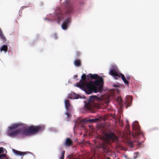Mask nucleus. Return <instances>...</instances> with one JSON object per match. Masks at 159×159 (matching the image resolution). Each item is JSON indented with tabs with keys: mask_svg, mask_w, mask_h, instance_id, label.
Listing matches in <instances>:
<instances>
[{
	"mask_svg": "<svg viewBox=\"0 0 159 159\" xmlns=\"http://www.w3.org/2000/svg\"><path fill=\"white\" fill-rule=\"evenodd\" d=\"M20 125V124H14L11 127H9V129L7 132V135L13 137L18 135H24L27 136L37 133L39 132H42L45 129L44 126L43 125H32L28 127L27 128L23 127L14 130Z\"/></svg>",
	"mask_w": 159,
	"mask_h": 159,
	"instance_id": "nucleus-1",
	"label": "nucleus"
},
{
	"mask_svg": "<svg viewBox=\"0 0 159 159\" xmlns=\"http://www.w3.org/2000/svg\"><path fill=\"white\" fill-rule=\"evenodd\" d=\"M89 77L92 79H94V81H90L87 83V88L88 92L90 93H100L102 92L103 84V78L97 74H89Z\"/></svg>",
	"mask_w": 159,
	"mask_h": 159,
	"instance_id": "nucleus-2",
	"label": "nucleus"
},
{
	"mask_svg": "<svg viewBox=\"0 0 159 159\" xmlns=\"http://www.w3.org/2000/svg\"><path fill=\"white\" fill-rule=\"evenodd\" d=\"M104 143L100 145V148L105 153L108 155H111V150L109 148L107 144H110L112 142H117L118 138L112 132L105 134L104 138Z\"/></svg>",
	"mask_w": 159,
	"mask_h": 159,
	"instance_id": "nucleus-3",
	"label": "nucleus"
},
{
	"mask_svg": "<svg viewBox=\"0 0 159 159\" xmlns=\"http://www.w3.org/2000/svg\"><path fill=\"white\" fill-rule=\"evenodd\" d=\"M132 127L134 130L133 133L136 135H141L143 136V133L140 130V126L137 122L135 121L133 123Z\"/></svg>",
	"mask_w": 159,
	"mask_h": 159,
	"instance_id": "nucleus-4",
	"label": "nucleus"
},
{
	"mask_svg": "<svg viewBox=\"0 0 159 159\" xmlns=\"http://www.w3.org/2000/svg\"><path fill=\"white\" fill-rule=\"evenodd\" d=\"M76 86L81 89H83L87 94H90L92 93L88 92V89L86 87L87 84H86L84 81L82 80H80V81L79 83L77 84H76Z\"/></svg>",
	"mask_w": 159,
	"mask_h": 159,
	"instance_id": "nucleus-5",
	"label": "nucleus"
},
{
	"mask_svg": "<svg viewBox=\"0 0 159 159\" xmlns=\"http://www.w3.org/2000/svg\"><path fill=\"white\" fill-rule=\"evenodd\" d=\"M109 72L110 75L115 76V79L116 80L117 79V77H116V76H117L119 77H120V74H121V73H117L114 69H111L110 70Z\"/></svg>",
	"mask_w": 159,
	"mask_h": 159,
	"instance_id": "nucleus-6",
	"label": "nucleus"
},
{
	"mask_svg": "<svg viewBox=\"0 0 159 159\" xmlns=\"http://www.w3.org/2000/svg\"><path fill=\"white\" fill-rule=\"evenodd\" d=\"M70 22V19L68 18L63 23L61 27L63 30H66L67 29L68 25Z\"/></svg>",
	"mask_w": 159,
	"mask_h": 159,
	"instance_id": "nucleus-7",
	"label": "nucleus"
},
{
	"mask_svg": "<svg viewBox=\"0 0 159 159\" xmlns=\"http://www.w3.org/2000/svg\"><path fill=\"white\" fill-rule=\"evenodd\" d=\"M99 120V119L98 118H96L94 119H89L88 120H86L85 119H83L81 120V122L83 123H85L86 122L93 123L96 122L97 120Z\"/></svg>",
	"mask_w": 159,
	"mask_h": 159,
	"instance_id": "nucleus-8",
	"label": "nucleus"
},
{
	"mask_svg": "<svg viewBox=\"0 0 159 159\" xmlns=\"http://www.w3.org/2000/svg\"><path fill=\"white\" fill-rule=\"evenodd\" d=\"M65 106L66 110L67 111L71 110V104L69 102V101L68 100H66L65 101Z\"/></svg>",
	"mask_w": 159,
	"mask_h": 159,
	"instance_id": "nucleus-9",
	"label": "nucleus"
},
{
	"mask_svg": "<svg viewBox=\"0 0 159 159\" xmlns=\"http://www.w3.org/2000/svg\"><path fill=\"white\" fill-rule=\"evenodd\" d=\"M73 144V142L71 139L67 138L66 139L65 143V145L66 147H69Z\"/></svg>",
	"mask_w": 159,
	"mask_h": 159,
	"instance_id": "nucleus-10",
	"label": "nucleus"
},
{
	"mask_svg": "<svg viewBox=\"0 0 159 159\" xmlns=\"http://www.w3.org/2000/svg\"><path fill=\"white\" fill-rule=\"evenodd\" d=\"M13 152L16 155L23 156L25 154V152L17 151L15 149L12 150Z\"/></svg>",
	"mask_w": 159,
	"mask_h": 159,
	"instance_id": "nucleus-11",
	"label": "nucleus"
},
{
	"mask_svg": "<svg viewBox=\"0 0 159 159\" xmlns=\"http://www.w3.org/2000/svg\"><path fill=\"white\" fill-rule=\"evenodd\" d=\"M73 9V8L72 6L70 5H69L67 8V10L65 14L68 15L71 13Z\"/></svg>",
	"mask_w": 159,
	"mask_h": 159,
	"instance_id": "nucleus-12",
	"label": "nucleus"
},
{
	"mask_svg": "<svg viewBox=\"0 0 159 159\" xmlns=\"http://www.w3.org/2000/svg\"><path fill=\"white\" fill-rule=\"evenodd\" d=\"M120 77H121L124 83L126 84H129V82H128V80H127L126 79L124 75L122 73L120 74Z\"/></svg>",
	"mask_w": 159,
	"mask_h": 159,
	"instance_id": "nucleus-13",
	"label": "nucleus"
},
{
	"mask_svg": "<svg viewBox=\"0 0 159 159\" xmlns=\"http://www.w3.org/2000/svg\"><path fill=\"white\" fill-rule=\"evenodd\" d=\"M74 63L76 66H80L81 65L80 60L79 59L75 60L74 61Z\"/></svg>",
	"mask_w": 159,
	"mask_h": 159,
	"instance_id": "nucleus-14",
	"label": "nucleus"
},
{
	"mask_svg": "<svg viewBox=\"0 0 159 159\" xmlns=\"http://www.w3.org/2000/svg\"><path fill=\"white\" fill-rule=\"evenodd\" d=\"M0 39H2V41L3 42L6 41V38L3 34L1 28H0Z\"/></svg>",
	"mask_w": 159,
	"mask_h": 159,
	"instance_id": "nucleus-15",
	"label": "nucleus"
},
{
	"mask_svg": "<svg viewBox=\"0 0 159 159\" xmlns=\"http://www.w3.org/2000/svg\"><path fill=\"white\" fill-rule=\"evenodd\" d=\"M8 47L6 45H3L2 48H1V51L2 52V51H4L5 52H6L7 51V50Z\"/></svg>",
	"mask_w": 159,
	"mask_h": 159,
	"instance_id": "nucleus-16",
	"label": "nucleus"
},
{
	"mask_svg": "<svg viewBox=\"0 0 159 159\" xmlns=\"http://www.w3.org/2000/svg\"><path fill=\"white\" fill-rule=\"evenodd\" d=\"M97 98V97L96 96H92L90 97L89 100L90 101H93L95 99Z\"/></svg>",
	"mask_w": 159,
	"mask_h": 159,
	"instance_id": "nucleus-17",
	"label": "nucleus"
},
{
	"mask_svg": "<svg viewBox=\"0 0 159 159\" xmlns=\"http://www.w3.org/2000/svg\"><path fill=\"white\" fill-rule=\"evenodd\" d=\"M86 75L84 74L82 75L81 76V80H82L84 81L85 83H86ZM86 84L87 83H86Z\"/></svg>",
	"mask_w": 159,
	"mask_h": 159,
	"instance_id": "nucleus-18",
	"label": "nucleus"
},
{
	"mask_svg": "<svg viewBox=\"0 0 159 159\" xmlns=\"http://www.w3.org/2000/svg\"><path fill=\"white\" fill-rule=\"evenodd\" d=\"M6 155L4 154H2L0 155V159H2L3 158L6 157Z\"/></svg>",
	"mask_w": 159,
	"mask_h": 159,
	"instance_id": "nucleus-19",
	"label": "nucleus"
},
{
	"mask_svg": "<svg viewBox=\"0 0 159 159\" xmlns=\"http://www.w3.org/2000/svg\"><path fill=\"white\" fill-rule=\"evenodd\" d=\"M74 95L75 96L74 98L75 99H77L79 98V97L80 96V95H77L75 93L74 94Z\"/></svg>",
	"mask_w": 159,
	"mask_h": 159,
	"instance_id": "nucleus-20",
	"label": "nucleus"
},
{
	"mask_svg": "<svg viewBox=\"0 0 159 159\" xmlns=\"http://www.w3.org/2000/svg\"><path fill=\"white\" fill-rule=\"evenodd\" d=\"M63 16V15L61 14L60 16H59L58 19L59 21H60L62 19Z\"/></svg>",
	"mask_w": 159,
	"mask_h": 159,
	"instance_id": "nucleus-21",
	"label": "nucleus"
},
{
	"mask_svg": "<svg viewBox=\"0 0 159 159\" xmlns=\"http://www.w3.org/2000/svg\"><path fill=\"white\" fill-rule=\"evenodd\" d=\"M4 152V150L3 148H0V154Z\"/></svg>",
	"mask_w": 159,
	"mask_h": 159,
	"instance_id": "nucleus-22",
	"label": "nucleus"
},
{
	"mask_svg": "<svg viewBox=\"0 0 159 159\" xmlns=\"http://www.w3.org/2000/svg\"><path fill=\"white\" fill-rule=\"evenodd\" d=\"M87 108L89 110H91V109L92 107L90 106V104H88L87 105Z\"/></svg>",
	"mask_w": 159,
	"mask_h": 159,
	"instance_id": "nucleus-23",
	"label": "nucleus"
},
{
	"mask_svg": "<svg viewBox=\"0 0 159 159\" xmlns=\"http://www.w3.org/2000/svg\"><path fill=\"white\" fill-rule=\"evenodd\" d=\"M129 143L130 145V147H133V143L132 141H130L129 142Z\"/></svg>",
	"mask_w": 159,
	"mask_h": 159,
	"instance_id": "nucleus-24",
	"label": "nucleus"
},
{
	"mask_svg": "<svg viewBox=\"0 0 159 159\" xmlns=\"http://www.w3.org/2000/svg\"><path fill=\"white\" fill-rule=\"evenodd\" d=\"M66 115L67 116V117H70V115L69 114V113H68V112H66Z\"/></svg>",
	"mask_w": 159,
	"mask_h": 159,
	"instance_id": "nucleus-25",
	"label": "nucleus"
},
{
	"mask_svg": "<svg viewBox=\"0 0 159 159\" xmlns=\"http://www.w3.org/2000/svg\"><path fill=\"white\" fill-rule=\"evenodd\" d=\"M126 79L127 80H130V76L129 75H127V76H126Z\"/></svg>",
	"mask_w": 159,
	"mask_h": 159,
	"instance_id": "nucleus-26",
	"label": "nucleus"
},
{
	"mask_svg": "<svg viewBox=\"0 0 159 159\" xmlns=\"http://www.w3.org/2000/svg\"><path fill=\"white\" fill-rule=\"evenodd\" d=\"M53 37L54 39H57V36L56 34H54L53 35Z\"/></svg>",
	"mask_w": 159,
	"mask_h": 159,
	"instance_id": "nucleus-27",
	"label": "nucleus"
},
{
	"mask_svg": "<svg viewBox=\"0 0 159 159\" xmlns=\"http://www.w3.org/2000/svg\"><path fill=\"white\" fill-rule=\"evenodd\" d=\"M68 157H69V158H70V159H73V155H69Z\"/></svg>",
	"mask_w": 159,
	"mask_h": 159,
	"instance_id": "nucleus-28",
	"label": "nucleus"
},
{
	"mask_svg": "<svg viewBox=\"0 0 159 159\" xmlns=\"http://www.w3.org/2000/svg\"><path fill=\"white\" fill-rule=\"evenodd\" d=\"M65 152V151H62V153H61V155H63V156H64Z\"/></svg>",
	"mask_w": 159,
	"mask_h": 159,
	"instance_id": "nucleus-29",
	"label": "nucleus"
},
{
	"mask_svg": "<svg viewBox=\"0 0 159 159\" xmlns=\"http://www.w3.org/2000/svg\"><path fill=\"white\" fill-rule=\"evenodd\" d=\"M64 156L61 155V157L60 159H64Z\"/></svg>",
	"mask_w": 159,
	"mask_h": 159,
	"instance_id": "nucleus-30",
	"label": "nucleus"
},
{
	"mask_svg": "<svg viewBox=\"0 0 159 159\" xmlns=\"http://www.w3.org/2000/svg\"><path fill=\"white\" fill-rule=\"evenodd\" d=\"M77 77V75H75V76H74V77Z\"/></svg>",
	"mask_w": 159,
	"mask_h": 159,
	"instance_id": "nucleus-31",
	"label": "nucleus"
},
{
	"mask_svg": "<svg viewBox=\"0 0 159 159\" xmlns=\"http://www.w3.org/2000/svg\"><path fill=\"white\" fill-rule=\"evenodd\" d=\"M141 144V143L140 142H139L138 145H140Z\"/></svg>",
	"mask_w": 159,
	"mask_h": 159,
	"instance_id": "nucleus-32",
	"label": "nucleus"
},
{
	"mask_svg": "<svg viewBox=\"0 0 159 159\" xmlns=\"http://www.w3.org/2000/svg\"><path fill=\"white\" fill-rule=\"evenodd\" d=\"M130 106V105H129V104H128V105H127V107H129V106Z\"/></svg>",
	"mask_w": 159,
	"mask_h": 159,
	"instance_id": "nucleus-33",
	"label": "nucleus"
},
{
	"mask_svg": "<svg viewBox=\"0 0 159 159\" xmlns=\"http://www.w3.org/2000/svg\"><path fill=\"white\" fill-rule=\"evenodd\" d=\"M127 124H126V125H127V124H128V122L127 120Z\"/></svg>",
	"mask_w": 159,
	"mask_h": 159,
	"instance_id": "nucleus-34",
	"label": "nucleus"
},
{
	"mask_svg": "<svg viewBox=\"0 0 159 159\" xmlns=\"http://www.w3.org/2000/svg\"><path fill=\"white\" fill-rule=\"evenodd\" d=\"M136 157H134V159H135L136 158Z\"/></svg>",
	"mask_w": 159,
	"mask_h": 159,
	"instance_id": "nucleus-35",
	"label": "nucleus"
},
{
	"mask_svg": "<svg viewBox=\"0 0 159 159\" xmlns=\"http://www.w3.org/2000/svg\"><path fill=\"white\" fill-rule=\"evenodd\" d=\"M107 159H111L109 157H107Z\"/></svg>",
	"mask_w": 159,
	"mask_h": 159,
	"instance_id": "nucleus-36",
	"label": "nucleus"
},
{
	"mask_svg": "<svg viewBox=\"0 0 159 159\" xmlns=\"http://www.w3.org/2000/svg\"><path fill=\"white\" fill-rule=\"evenodd\" d=\"M120 98V100H121V98Z\"/></svg>",
	"mask_w": 159,
	"mask_h": 159,
	"instance_id": "nucleus-37",
	"label": "nucleus"
}]
</instances>
